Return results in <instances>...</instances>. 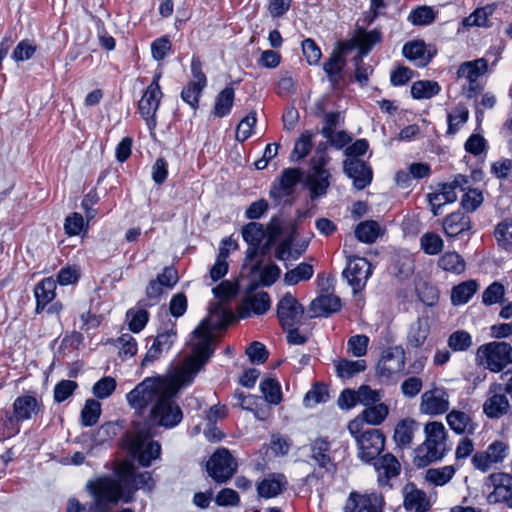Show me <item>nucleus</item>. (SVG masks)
<instances>
[{"instance_id": "f257e3e1", "label": "nucleus", "mask_w": 512, "mask_h": 512, "mask_svg": "<svg viewBox=\"0 0 512 512\" xmlns=\"http://www.w3.org/2000/svg\"><path fill=\"white\" fill-rule=\"evenodd\" d=\"M194 334L193 348L182 364L168 378H145L126 395L129 406L135 410H144L156 404L163 395L187 387L192 384L196 375L212 356L210 336L207 332Z\"/></svg>"}, {"instance_id": "f03ea898", "label": "nucleus", "mask_w": 512, "mask_h": 512, "mask_svg": "<svg viewBox=\"0 0 512 512\" xmlns=\"http://www.w3.org/2000/svg\"><path fill=\"white\" fill-rule=\"evenodd\" d=\"M216 299L220 302H213L209 306V315L193 331L190 346L193 348L194 334L198 329L200 334L207 332L210 336V348L214 352L213 340L218 331L226 329L234 319L232 311L226 308L221 302L232 299L236 294H242V302L238 308L240 318H246L256 314V265H243L237 281H222L212 289Z\"/></svg>"}, {"instance_id": "7ed1b4c3", "label": "nucleus", "mask_w": 512, "mask_h": 512, "mask_svg": "<svg viewBox=\"0 0 512 512\" xmlns=\"http://www.w3.org/2000/svg\"><path fill=\"white\" fill-rule=\"evenodd\" d=\"M86 490L93 498L89 508L86 509L72 497L68 499L66 512H110L111 505L116 504L120 499L125 502L131 500L130 497H124L121 483L107 476L89 480Z\"/></svg>"}, {"instance_id": "20e7f679", "label": "nucleus", "mask_w": 512, "mask_h": 512, "mask_svg": "<svg viewBox=\"0 0 512 512\" xmlns=\"http://www.w3.org/2000/svg\"><path fill=\"white\" fill-rule=\"evenodd\" d=\"M425 440L415 449L414 463L425 467L441 460L447 453V432L441 422H429L424 427Z\"/></svg>"}, {"instance_id": "39448f33", "label": "nucleus", "mask_w": 512, "mask_h": 512, "mask_svg": "<svg viewBox=\"0 0 512 512\" xmlns=\"http://www.w3.org/2000/svg\"><path fill=\"white\" fill-rule=\"evenodd\" d=\"M348 430L356 442L357 456L361 461L370 463L384 450L385 436L380 429L365 428L361 420L353 419L348 423Z\"/></svg>"}, {"instance_id": "423d86ee", "label": "nucleus", "mask_w": 512, "mask_h": 512, "mask_svg": "<svg viewBox=\"0 0 512 512\" xmlns=\"http://www.w3.org/2000/svg\"><path fill=\"white\" fill-rule=\"evenodd\" d=\"M330 157L318 147L316 155L310 161V167L306 172L305 184L311 200L326 196L331 185L332 174L327 167Z\"/></svg>"}, {"instance_id": "0eeeda50", "label": "nucleus", "mask_w": 512, "mask_h": 512, "mask_svg": "<svg viewBox=\"0 0 512 512\" xmlns=\"http://www.w3.org/2000/svg\"><path fill=\"white\" fill-rule=\"evenodd\" d=\"M476 356L484 368L493 373H498L512 363V344L504 341H493L481 345Z\"/></svg>"}, {"instance_id": "6e6552de", "label": "nucleus", "mask_w": 512, "mask_h": 512, "mask_svg": "<svg viewBox=\"0 0 512 512\" xmlns=\"http://www.w3.org/2000/svg\"><path fill=\"white\" fill-rule=\"evenodd\" d=\"M177 392L178 391H170L163 395L161 399L151 407L149 420L152 424L171 429L182 421V410L173 399Z\"/></svg>"}, {"instance_id": "1a4fd4ad", "label": "nucleus", "mask_w": 512, "mask_h": 512, "mask_svg": "<svg viewBox=\"0 0 512 512\" xmlns=\"http://www.w3.org/2000/svg\"><path fill=\"white\" fill-rule=\"evenodd\" d=\"M128 450L141 466L149 467L153 460L160 457L161 445L140 431L129 438Z\"/></svg>"}, {"instance_id": "9d476101", "label": "nucleus", "mask_w": 512, "mask_h": 512, "mask_svg": "<svg viewBox=\"0 0 512 512\" xmlns=\"http://www.w3.org/2000/svg\"><path fill=\"white\" fill-rule=\"evenodd\" d=\"M191 80L183 87L181 99L193 110L199 106V100L203 90L207 86V78L202 70V62L198 56L191 59Z\"/></svg>"}, {"instance_id": "9b49d317", "label": "nucleus", "mask_w": 512, "mask_h": 512, "mask_svg": "<svg viewBox=\"0 0 512 512\" xmlns=\"http://www.w3.org/2000/svg\"><path fill=\"white\" fill-rule=\"evenodd\" d=\"M405 352L401 346H393L385 349L376 366V374L383 382L394 379L404 371Z\"/></svg>"}, {"instance_id": "f8f14e48", "label": "nucleus", "mask_w": 512, "mask_h": 512, "mask_svg": "<svg viewBox=\"0 0 512 512\" xmlns=\"http://www.w3.org/2000/svg\"><path fill=\"white\" fill-rule=\"evenodd\" d=\"M237 462L228 449H217L206 463L209 476L217 483L227 482L236 472Z\"/></svg>"}, {"instance_id": "ddd939ff", "label": "nucleus", "mask_w": 512, "mask_h": 512, "mask_svg": "<svg viewBox=\"0 0 512 512\" xmlns=\"http://www.w3.org/2000/svg\"><path fill=\"white\" fill-rule=\"evenodd\" d=\"M487 69L488 64L484 58L463 62L458 67L456 72L457 79L467 81V85L462 86L463 93L467 98L471 99L475 97L482 90L478 78L482 76Z\"/></svg>"}, {"instance_id": "4468645a", "label": "nucleus", "mask_w": 512, "mask_h": 512, "mask_svg": "<svg viewBox=\"0 0 512 512\" xmlns=\"http://www.w3.org/2000/svg\"><path fill=\"white\" fill-rule=\"evenodd\" d=\"M44 410L42 396L36 392H26L14 399L11 414L21 424L42 415Z\"/></svg>"}, {"instance_id": "2eb2a0df", "label": "nucleus", "mask_w": 512, "mask_h": 512, "mask_svg": "<svg viewBox=\"0 0 512 512\" xmlns=\"http://www.w3.org/2000/svg\"><path fill=\"white\" fill-rule=\"evenodd\" d=\"M160 78L161 72L154 75L152 82L148 85L138 103L139 112L146 121L149 129H153L156 126L155 116L163 96L159 85Z\"/></svg>"}, {"instance_id": "dca6fc26", "label": "nucleus", "mask_w": 512, "mask_h": 512, "mask_svg": "<svg viewBox=\"0 0 512 512\" xmlns=\"http://www.w3.org/2000/svg\"><path fill=\"white\" fill-rule=\"evenodd\" d=\"M484 486L489 490V503H504L512 508V475L503 472L492 473L485 479Z\"/></svg>"}, {"instance_id": "f3484780", "label": "nucleus", "mask_w": 512, "mask_h": 512, "mask_svg": "<svg viewBox=\"0 0 512 512\" xmlns=\"http://www.w3.org/2000/svg\"><path fill=\"white\" fill-rule=\"evenodd\" d=\"M342 275L352 288L353 293L356 294L365 288L368 279L372 275V266L363 257L350 256L347 258V265Z\"/></svg>"}, {"instance_id": "a211bd4d", "label": "nucleus", "mask_w": 512, "mask_h": 512, "mask_svg": "<svg viewBox=\"0 0 512 512\" xmlns=\"http://www.w3.org/2000/svg\"><path fill=\"white\" fill-rule=\"evenodd\" d=\"M259 389L264 405L258 406V420H266L272 415V406H277L283 401V392L279 380L270 375L263 377Z\"/></svg>"}, {"instance_id": "6ab92c4d", "label": "nucleus", "mask_w": 512, "mask_h": 512, "mask_svg": "<svg viewBox=\"0 0 512 512\" xmlns=\"http://www.w3.org/2000/svg\"><path fill=\"white\" fill-rule=\"evenodd\" d=\"M177 340L176 322L170 321L158 330L157 336L142 361V365L159 359L163 353H167Z\"/></svg>"}, {"instance_id": "aec40b11", "label": "nucleus", "mask_w": 512, "mask_h": 512, "mask_svg": "<svg viewBox=\"0 0 512 512\" xmlns=\"http://www.w3.org/2000/svg\"><path fill=\"white\" fill-rule=\"evenodd\" d=\"M509 454V446L503 441L492 442L485 451L476 452L471 462L476 470L487 472L494 465L502 463Z\"/></svg>"}, {"instance_id": "412c9836", "label": "nucleus", "mask_w": 512, "mask_h": 512, "mask_svg": "<svg viewBox=\"0 0 512 512\" xmlns=\"http://www.w3.org/2000/svg\"><path fill=\"white\" fill-rule=\"evenodd\" d=\"M304 307L290 293H286L277 304V317L282 328L299 327Z\"/></svg>"}, {"instance_id": "4be33fe9", "label": "nucleus", "mask_w": 512, "mask_h": 512, "mask_svg": "<svg viewBox=\"0 0 512 512\" xmlns=\"http://www.w3.org/2000/svg\"><path fill=\"white\" fill-rule=\"evenodd\" d=\"M510 408L504 386L500 383H492L487 392V398L483 404L484 414L491 419H498L507 414Z\"/></svg>"}, {"instance_id": "5701e85b", "label": "nucleus", "mask_w": 512, "mask_h": 512, "mask_svg": "<svg viewBox=\"0 0 512 512\" xmlns=\"http://www.w3.org/2000/svg\"><path fill=\"white\" fill-rule=\"evenodd\" d=\"M384 499L381 494H359L351 492L346 500L344 512H382Z\"/></svg>"}, {"instance_id": "b1692460", "label": "nucleus", "mask_w": 512, "mask_h": 512, "mask_svg": "<svg viewBox=\"0 0 512 512\" xmlns=\"http://www.w3.org/2000/svg\"><path fill=\"white\" fill-rule=\"evenodd\" d=\"M343 171L352 179L354 187L358 190L369 186L373 178L371 167L358 158H346L343 162Z\"/></svg>"}, {"instance_id": "393cba45", "label": "nucleus", "mask_w": 512, "mask_h": 512, "mask_svg": "<svg viewBox=\"0 0 512 512\" xmlns=\"http://www.w3.org/2000/svg\"><path fill=\"white\" fill-rule=\"evenodd\" d=\"M449 409V396L444 389L434 388L421 396L420 411L427 415H441Z\"/></svg>"}, {"instance_id": "a878e982", "label": "nucleus", "mask_w": 512, "mask_h": 512, "mask_svg": "<svg viewBox=\"0 0 512 512\" xmlns=\"http://www.w3.org/2000/svg\"><path fill=\"white\" fill-rule=\"evenodd\" d=\"M373 466L377 472L379 486L390 489L392 487L390 480L400 474L401 466L397 458L391 453H386L378 459L376 458Z\"/></svg>"}, {"instance_id": "bb28decb", "label": "nucleus", "mask_w": 512, "mask_h": 512, "mask_svg": "<svg viewBox=\"0 0 512 512\" xmlns=\"http://www.w3.org/2000/svg\"><path fill=\"white\" fill-rule=\"evenodd\" d=\"M340 308L341 300L338 296L322 294L311 302L309 306L310 317H328L330 314L339 311Z\"/></svg>"}, {"instance_id": "cd10ccee", "label": "nucleus", "mask_w": 512, "mask_h": 512, "mask_svg": "<svg viewBox=\"0 0 512 512\" xmlns=\"http://www.w3.org/2000/svg\"><path fill=\"white\" fill-rule=\"evenodd\" d=\"M287 478L282 473H270L258 482V496L266 499L277 497L286 488Z\"/></svg>"}, {"instance_id": "c85d7f7f", "label": "nucleus", "mask_w": 512, "mask_h": 512, "mask_svg": "<svg viewBox=\"0 0 512 512\" xmlns=\"http://www.w3.org/2000/svg\"><path fill=\"white\" fill-rule=\"evenodd\" d=\"M226 245L232 246L233 248H238V243L231 236L226 237L221 241L219 253L215 259V263L209 271V277L212 282H216L222 279L228 273L229 264L227 262L228 252Z\"/></svg>"}, {"instance_id": "c756f323", "label": "nucleus", "mask_w": 512, "mask_h": 512, "mask_svg": "<svg viewBox=\"0 0 512 512\" xmlns=\"http://www.w3.org/2000/svg\"><path fill=\"white\" fill-rule=\"evenodd\" d=\"M446 420L450 429L458 435H473L477 429V424L471 416L460 410H451Z\"/></svg>"}, {"instance_id": "7c9ffc66", "label": "nucleus", "mask_w": 512, "mask_h": 512, "mask_svg": "<svg viewBox=\"0 0 512 512\" xmlns=\"http://www.w3.org/2000/svg\"><path fill=\"white\" fill-rule=\"evenodd\" d=\"M346 59L342 52L334 51L323 64V70L333 88H336L343 80V71Z\"/></svg>"}, {"instance_id": "2f4dec72", "label": "nucleus", "mask_w": 512, "mask_h": 512, "mask_svg": "<svg viewBox=\"0 0 512 512\" xmlns=\"http://www.w3.org/2000/svg\"><path fill=\"white\" fill-rule=\"evenodd\" d=\"M404 508L409 512H426L430 509V502L424 491L407 484L404 488Z\"/></svg>"}, {"instance_id": "473e14b6", "label": "nucleus", "mask_w": 512, "mask_h": 512, "mask_svg": "<svg viewBox=\"0 0 512 512\" xmlns=\"http://www.w3.org/2000/svg\"><path fill=\"white\" fill-rule=\"evenodd\" d=\"M471 229V219L461 211L453 212L445 217L443 231L448 237H456Z\"/></svg>"}, {"instance_id": "72a5a7b5", "label": "nucleus", "mask_w": 512, "mask_h": 512, "mask_svg": "<svg viewBox=\"0 0 512 512\" xmlns=\"http://www.w3.org/2000/svg\"><path fill=\"white\" fill-rule=\"evenodd\" d=\"M330 443L325 438H317L311 444V458L320 468L334 472L335 464L330 456Z\"/></svg>"}, {"instance_id": "f704fd0d", "label": "nucleus", "mask_w": 512, "mask_h": 512, "mask_svg": "<svg viewBox=\"0 0 512 512\" xmlns=\"http://www.w3.org/2000/svg\"><path fill=\"white\" fill-rule=\"evenodd\" d=\"M496 11V4H487L476 8L469 16L462 19L465 28H489L492 26L491 17Z\"/></svg>"}, {"instance_id": "c9c22d12", "label": "nucleus", "mask_w": 512, "mask_h": 512, "mask_svg": "<svg viewBox=\"0 0 512 512\" xmlns=\"http://www.w3.org/2000/svg\"><path fill=\"white\" fill-rule=\"evenodd\" d=\"M417 422L412 418L400 420L394 429L393 439L397 447L401 449L409 448L413 442Z\"/></svg>"}, {"instance_id": "e433bc0d", "label": "nucleus", "mask_w": 512, "mask_h": 512, "mask_svg": "<svg viewBox=\"0 0 512 512\" xmlns=\"http://www.w3.org/2000/svg\"><path fill=\"white\" fill-rule=\"evenodd\" d=\"M56 281L51 278H45L40 281L34 289L36 298V312L40 313L55 298Z\"/></svg>"}, {"instance_id": "4c0bfd02", "label": "nucleus", "mask_w": 512, "mask_h": 512, "mask_svg": "<svg viewBox=\"0 0 512 512\" xmlns=\"http://www.w3.org/2000/svg\"><path fill=\"white\" fill-rule=\"evenodd\" d=\"M430 334L428 317H419L413 322L407 334V344L412 348L421 347Z\"/></svg>"}, {"instance_id": "58836bf2", "label": "nucleus", "mask_w": 512, "mask_h": 512, "mask_svg": "<svg viewBox=\"0 0 512 512\" xmlns=\"http://www.w3.org/2000/svg\"><path fill=\"white\" fill-rule=\"evenodd\" d=\"M478 289L479 283L474 279L466 280L455 285L450 295L452 305L461 306L468 303Z\"/></svg>"}, {"instance_id": "ea45409f", "label": "nucleus", "mask_w": 512, "mask_h": 512, "mask_svg": "<svg viewBox=\"0 0 512 512\" xmlns=\"http://www.w3.org/2000/svg\"><path fill=\"white\" fill-rule=\"evenodd\" d=\"M282 229L283 222L278 217H273L265 228L258 224V247L265 239L263 246L264 248H269V246L273 245L278 240L282 234Z\"/></svg>"}, {"instance_id": "a19ab883", "label": "nucleus", "mask_w": 512, "mask_h": 512, "mask_svg": "<svg viewBox=\"0 0 512 512\" xmlns=\"http://www.w3.org/2000/svg\"><path fill=\"white\" fill-rule=\"evenodd\" d=\"M405 58L415 63L417 67H425L430 62V56L426 54V47L422 41L406 43L402 48Z\"/></svg>"}, {"instance_id": "79ce46f5", "label": "nucleus", "mask_w": 512, "mask_h": 512, "mask_svg": "<svg viewBox=\"0 0 512 512\" xmlns=\"http://www.w3.org/2000/svg\"><path fill=\"white\" fill-rule=\"evenodd\" d=\"M388 413V406L384 403H378L374 405H369L355 419L361 420L363 426L364 424L379 425L386 419Z\"/></svg>"}, {"instance_id": "37998d69", "label": "nucleus", "mask_w": 512, "mask_h": 512, "mask_svg": "<svg viewBox=\"0 0 512 512\" xmlns=\"http://www.w3.org/2000/svg\"><path fill=\"white\" fill-rule=\"evenodd\" d=\"M234 90L231 87H226L218 93L215 98L212 114L214 117L223 118L227 116L233 107L234 103Z\"/></svg>"}, {"instance_id": "c03bdc74", "label": "nucleus", "mask_w": 512, "mask_h": 512, "mask_svg": "<svg viewBox=\"0 0 512 512\" xmlns=\"http://www.w3.org/2000/svg\"><path fill=\"white\" fill-rule=\"evenodd\" d=\"M143 304V301H140L136 308L129 309L126 313L129 329L135 333L143 330L149 319V314L146 310L148 306Z\"/></svg>"}, {"instance_id": "a18cd8bd", "label": "nucleus", "mask_w": 512, "mask_h": 512, "mask_svg": "<svg viewBox=\"0 0 512 512\" xmlns=\"http://www.w3.org/2000/svg\"><path fill=\"white\" fill-rule=\"evenodd\" d=\"M20 430L21 425L11 414V411L0 409V442L13 438Z\"/></svg>"}, {"instance_id": "49530a36", "label": "nucleus", "mask_w": 512, "mask_h": 512, "mask_svg": "<svg viewBox=\"0 0 512 512\" xmlns=\"http://www.w3.org/2000/svg\"><path fill=\"white\" fill-rule=\"evenodd\" d=\"M438 266L446 272L459 275L465 271L466 263L463 257L455 251L445 252L438 259Z\"/></svg>"}, {"instance_id": "de8ad7c7", "label": "nucleus", "mask_w": 512, "mask_h": 512, "mask_svg": "<svg viewBox=\"0 0 512 512\" xmlns=\"http://www.w3.org/2000/svg\"><path fill=\"white\" fill-rule=\"evenodd\" d=\"M243 240L248 244L245 266L256 265V222H250L241 229Z\"/></svg>"}, {"instance_id": "09e8293b", "label": "nucleus", "mask_w": 512, "mask_h": 512, "mask_svg": "<svg viewBox=\"0 0 512 512\" xmlns=\"http://www.w3.org/2000/svg\"><path fill=\"white\" fill-rule=\"evenodd\" d=\"M367 367L366 361L340 359L335 362L337 376L340 378H351L356 374L363 372Z\"/></svg>"}, {"instance_id": "8fccbe9b", "label": "nucleus", "mask_w": 512, "mask_h": 512, "mask_svg": "<svg viewBox=\"0 0 512 512\" xmlns=\"http://www.w3.org/2000/svg\"><path fill=\"white\" fill-rule=\"evenodd\" d=\"M494 236L500 249L512 252V219H505L497 224Z\"/></svg>"}, {"instance_id": "3c124183", "label": "nucleus", "mask_w": 512, "mask_h": 512, "mask_svg": "<svg viewBox=\"0 0 512 512\" xmlns=\"http://www.w3.org/2000/svg\"><path fill=\"white\" fill-rule=\"evenodd\" d=\"M469 110L463 104H458L451 112L447 114V134L454 135L468 121Z\"/></svg>"}, {"instance_id": "603ef678", "label": "nucleus", "mask_w": 512, "mask_h": 512, "mask_svg": "<svg viewBox=\"0 0 512 512\" xmlns=\"http://www.w3.org/2000/svg\"><path fill=\"white\" fill-rule=\"evenodd\" d=\"M440 91V85L433 80H419L411 86V95L414 99H430Z\"/></svg>"}, {"instance_id": "864d4df0", "label": "nucleus", "mask_w": 512, "mask_h": 512, "mask_svg": "<svg viewBox=\"0 0 512 512\" xmlns=\"http://www.w3.org/2000/svg\"><path fill=\"white\" fill-rule=\"evenodd\" d=\"M459 468L453 465H446L439 468H430L426 471V480L436 486L447 484Z\"/></svg>"}, {"instance_id": "5fc2aeb1", "label": "nucleus", "mask_w": 512, "mask_h": 512, "mask_svg": "<svg viewBox=\"0 0 512 512\" xmlns=\"http://www.w3.org/2000/svg\"><path fill=\"white\" fill-rule=\"evenodd\" d=\"M380 226L374 220L359 223L355 229L356 238L367 244L374 243L380 235Z\"/></svg>"}, {"instance_id": "6e6d98bb", "label": "nucleus", "mask_w": 512, "mask_h": 512, "mask_svg": "<svg viewBox=\"0 0 512 512\" xmlns=\"http://www.w3.org/2000/svg\"><path fill=\"white\" fill-rule=\"evenodd\" d=\"M314 273L313 266L306 262H302L295 268L288 270L284 274V282L287 285L293 286L301 281H308L312 278Z\"/></svg>"}, {"instance_id": "4d7b16f0", "label": "nucleus", "mask_w": 512, "mask_h": 512, "mask_svg": "<svg viewBox=\"0 0 512 512\" xmlns=\"http://www.w3.org/2000/svg\"><path fill=\"white\" fill-rule=\"evenodd\" d=\"M101 415V404L95 399H88L81 411V424L85 427L95 425Z\"/></svg>"}, {"instance_id": "13d9d810", "label": "nucleus", "mask_w": 512, "mask_h": 512, "mask_svg": "<svg viewBox=\"0 0 512 512\" xmlns=\"http://www.w3.org/2000/svg\"><path fill=\"white\" fill-rule=\"evenodd\" d=\"M381 41L380 31L374 29L371 31H361L356 37V44L361 56L367 55L374 45Z\"/></svg>"}, {"instance_id": "bf43d9fd", "label": "nucleus", "mask_w": 512, "mask_h": 512, "mask_svg": "<svg viewBox=\"0 0 512 512\" xmlns=\"http://www.w3.org/2000/svg\"><path fill=\"white\" fill-rule=\"evenodd\" d=\"M88 222H85L82 214L73 212L65 218L64 231L68 236H78L82 232L86 233Z\"/></svg>"}, {"instance_id": "052dcab7", "label": "nucleus", "mask_w": 512, "mask_h": 512, "mask_svg": "<svg viewBox=\"0 0 512 512\" xmlns=\"http://www.w3.org/2000/svg\"><path fill=\"white\" fill-rule=\"evenodd\" d=\"M472 344V336L465 330L453 332L447 340V345L453 352L467 351Z\"/></svg>"}, {"instance_id": "680f3d73", "label": "nucleus", "mask_w": 512, "mask_h": 512, "mask_svg": "<svg viewBox=\"0 0 512 512\" xmlns=\"http://www.w3.org/2000/svg\"><path fill=\"white\" fill-rule=\"evenodd\" d=\"M289 450L290 443L288 440L279 434H274L272 435L270 443L265 451V457L270 460L274 457L284 456L289 452Z\"/></svg>"}, {"instance_id": "e2e57ef3", "label": "nucleus", "mask_w": 512, "mask_h": 512, "mask_svg": "<svg viewBox=\"0 0 512 512\" xmlns=\"http://www.w3.org/2000/svg\"><path fill=\"white\" fill-rule=\"evenodd\" d=\"M420 245L427 255H436L443 250L444 242L438 234L427 232L421 236Z\"/></svg>"}, {"instance_id": "0e129e2a", "label": "nucleus", "mask_w": 512, "mask_h": 512, "mask_svg": "<svg viewBox=\"0 0 512 512\" xmlns=\"http://www.w3.org/2000/svg\"><path fill=\"white\" fill-rule=\"evenodd\" d=\"M281 275V269L274 263L264 266L258 264V286H271Z\"/></svg>"}, {"instance_id": "69168bd1", "label": "nucleus", "mask_w": 512, "mask_h": 512, "mask_svg": "<svg viewBox=\"0 0 512 512\" xmlns=\"http://www.w3.org/2000/svg\"><path fill=\"white\" fill-rule=\"evenodd\" d=\"M329 399V393L326 385L316 383L306 393L303 403L306 407H312L319 403H324Z\"/></svg>"}, {"instance_id": "338daca9", "label": "nucleus", "mask_w": 512, "mask_h": 512, "mask_svg": "<svg viewBox=\"0 0 512 512\" xmlns=\"http://www.w3.org/2000/svg\"><path fill=\"white\" fill-rule=\"evenodd\" d=\"M505 295V287L502 283L495 281L491 283L482 293V303L491 306L501 303Z\"/></svg>"}, {"instance_id": "774afa93", "label": "nucleus", "mask_w": 512, "mask_h": 512, "mask_svg": "<svg viewBox=\"0 0 512 512\" xmlns=\"http://www.w3.org/2000/svg\"><path fill=\"white\" fill-rule=\"evenodd\" d=\"M116 387V380L113 377L105 376L93 385L92 392L96 398L106 399L113 394Z\"/></svg>"}]
</instances>
